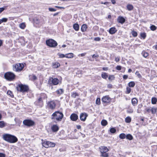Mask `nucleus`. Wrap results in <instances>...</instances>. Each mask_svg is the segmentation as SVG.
<instances>
[{
    "mask_svg": "<svg viewBox=\"0 0 157 157\" xmlns=\"http://www.w3.org/2000/svg\"><path fill=\"white\" fill-rule=\"evenodd\" d=\"M3 139L10 143H13L17 142V138L14 136L8 134H3L2 136Z\"/></svg>",
    "mask_w": 157,
    "mask_h": 157,
    "instance_id": "nucleus-1",
    "label": "nucleus"
},
{
    "mask_svg": "<svg viewBox=\"0 0 157 157\" xmlns=\"http://www.w3.org/2000/svg\"><path fill=\"white\" fill-rule=\"evenodd\" d=\"M63 117V115L62 112L56 111L52 115V119L56 120L57 121H61Z\"/></svg>",
    "mask_w": 157,
    "mask_h": 157,
    "instance_id": "nucleus-2",
    "label": "nucleus"
},
{
    "mask_svg": "<svg viewBox=\"0 0 157 157\" xmlns=\"http://www.w3.org/2000/svg\"><path fill=\"white\" fill-rule=\"evenodd\" d=\"M33 23L36 27H39L44 24L45 21L41 17H35L33 19Z\"/></svg>",
    "mask_w": 157,
    "mask_h": 157,
    "instance_id": "nucleus-3",
    "label": "nucleus"
},
{
    "mask_svg": "<svg viewBox=\"0 0 157 157\" xmlns=\"http://www.w3.org/2000/svg\"><path fill=\"white\" fill-rule=\"evenodd\" d=\"M17 88V91L22 92H26L29 89L28 86L22 84H18Z\"/></svg>",
    "mask_w": 157,
    "mask_h": 157,
    "instance_id": "nucleus-4",
    "label": "nucleus"
},
{
    "mask_svg": "<svg viewBox=\"0 0 157 157\" xmlns=\"http://www.w3.org/2000/svg\"><path fill=\"white\" fill-rule=\"evenodd\" d=\"M5 78L9 81L13 80L15 77V74L11 72H9L6 73L4 75Z\"/></svg>",
    "mask_w": 157,
    "mask_h": 157,
    "instance_id": "nucleus-5",
    "label": "nucleus"
},
{
    "mask_svg": "<svg viewBox=\"0 0 157 157\" xmlns=\"http://www.w3.org/2000/svg\"><path fill=\"white\" fill-rule=\"evenodd\" d=\"M24 67L22 63H18L13 65V70L16 72L21 71Z\"/></svg>",
    "mask_w": 157,
    "mask_h": 157,
    "instance_id": "nucleus-6",
    "label": "nucleus"
},
{
    "mask_svg": "<svg viewBox=\"0 0 157 157\" xmlns=\"http://www.w3.org/2000/svg\"><path fill=\"white\" fill-rule=\"evenodd\" d=\"M47 45L52 48H55L58 45L57 42L54 40L52 39H50L46 41Z\"/></svg>",
    "mask_w": 157,
    "mask_h": 157,
    "instance_id": "nucleus-7",
    "label": "nucleus"
},
{
    "mask_svg": "<svg viewBox=\"0 0 157 157\" xmlns=\"http://www.w3.org/2000/svg\"><path fill=\"white\" fill-rule=\"evenodd\" d=\"M55 144L54 143H52L49 141H46L43 143V146L45 148H48L49 147H53L55 146Z\"/></svg>",
    "mask_w": 157,
    "mask_h": 157,
    "instance_id": "nucleus-8",
    "label": "nucleus"
},
{
    "mask_svg": "<svg viewBox=\"0 0 157 157\" xmlns=\"http://www.w3.org/2000/svg\"><path fill=\"white\" fill-rule=\"evenodd\" d=\"M59 82V80L57 78H53L51 77L49 78V82H50V84L52 83L53 85H58Z\"/></svg>",
    "mask_w": 157,
    "mask_h": 157,
    "instance_id": "nucleus-9",
    "label": "nucleus"
},
{
    "mask_svg": "<svg viewBox=\"0 0 157 157\" xmlns=\"http://www.w3.org/2000/svg\"><path fill=\"white\" fill-rule=\"evenodd\" d=\"M34 104L39 107H42L44 105L43 101L39 98L34 102Z\"/></svg>",
    "mask_w": 157,
    "mask_h": 157,
    "instance_id": "nucleus-10",
    "label": "nucleus"
},
{
    "mask_svg": "<svg viewBox=\"0 0 157 157\" xmlns=\"http://www.w3.org/2000/svg\"><path fill=\"white\" fill-rule=\"evenodd\" d=\"M111 98L108 95L104 96L101 99L102 101L106 103H108L111 101Z\"/></svg>",
    "mask_w": 157,
    "mask_h": 157,
    "instance_id": "nucleus-11",
    "label": "nucleus"
},
{
    "mask_svg": "<svg viewBox=\"0 0 157 157\" xmlns=\"http://www.w3.org/2000/svg\"><path fill=\"white\" fill-rule=\"evenodd\" d=\"M87 114L86 113H82L80 114V119L81 121H85L87 117Z\"/></svg>",
    "mask_w": 157,
    "mask_h": 157,
    "instance_id": "nucleus-12",
    "label": "nucleus"
},
{
    "mask_svg": "<svg viewBox=\"0 0 157 157\" xmlns=\"http://www.w3.org/2000/svg\"><path fill=\"white\" fill-rule=\"evenodd\" d=\"M48 105L49 108L51 109L55 108L56 105L54 101H51L48 102Z\"/></svg>",
    "mask_w": 157,
    "mask_h": 157,
    "instance_id": "nucleus-13",
    "label": "nucleus"
},
{
    "mask_svg": "<svg viewBox=\"0 0 157 157\" xmlns=\"http://www.w3.org/2000/svg\"><path fill=\"white\" fill-rule=\"evenodd\" d=\"M100 148L101 153L107 152L109 151L106 147L101 146Z\"/></svg>",
    "mask_w": 157,
    "mask_h": 157,
    "instance_id": "nucleus-14",
    "label": "nucleus"
},
{
    "mask_svg": "<svg viewBox=\"0 0 157 157\" xmlns=\"http://www.w3.org/2000/svg\"><path fill=\"white\" fill-rule=\"evenodd\" d=\"M70 119L72 121H75L78 119V116L75 113H73L70 116Z\"/></svg>",
    "mask_w": 157,
    "mask_h": 157,
    "instance_id": "nucleus-15",
    "label": "nucleus"
},
{
    "mask_svg": "<svg viewBox=\"0 0 157 157\" xmlns=\"http://www.w3.org/2000/svg\"><path fill=\"white\" fill-rule=\"evenodd\" d=\"M52 131L53 132H57L59 129V127L56 124L53 125L51 128Z\"/></svg>",
    "mask_w": 157,
    "mask_h": 157,
    "instance_id": "nucleus-16",
    "label": "nucleus"
},
{
    "mask_svg": "<svg viewBox=\"0 0 157 157\" xmlns=\"http://www.w3.org/2000/svg\"><path fill=\"white\" fill-rule=\"evenodd\" d=\"M117 21L121 24L124 23L125 21V19L124 18L121 16H119L117 19Z\"/></svg>",
    "mask_w": 157,
    "mask_h": 157,
    "instance_id": "nucleus-17",
    "label": "nucleus"
},
{
    "mask_svg": "<svg viewBox=\"0 0 157 157\" xmlns=\"http://www.w3.org/2000/svg\"><path fill=\"white\" fill-rule=\"evenodd\" d=\"M117 31V30L115 27H112L109 30V32L111 34H114Z\"/></svg>",
    "mask_w": 157,
    "mask_h": 157,
    "instance_id": "nucleus-18",
    "label": "nucleus"
},
{
    "mask_svg": "<svg viewBox=\"0 0 157 157\" xmlns=\"http://www.w3.org/2000/svg\"><path fill=\"white\" fill-rule=\"evenodd\" d=\"M38 98L40 99L43 101V100L47 99V98L46 95L44 93L41 94Z\"/></svg>",
    "mask_w": 157,
    "mask_h": 157,
    "instance_id": "nucleus-19",
    "label": "nucleus"
},
{
    "mask_svg": "<svg viewBox=\"0 0 157 157\" xmlns=\"http://www.w3.org/2000/svg\"><path fill=\"white\" fill-rule=\"evenodd\" d=\"M60 66V64L58 62L53 63L52 64V67L53 68H56L59 67Z\"/></svg>",
    "mask_w": 157,
    "mask_h": 157,
    "instance_id": "nucleus-20",
    "label": "nucleus"
},
{
    "mask_svg": "<svg viewBox=\"0 0 157 157\" xmlns=\"http://www.w3.org/2000/svg\"><path fill=\"white\" fill-rule=\"evenodd\" d=\"M137 103L138 100L136 98H133L132 99V103L133 106H135L137 104Z\"/></svg>",
    "mask_w": 157,
    "mask_h": 157,
    "instance_id": "nucleus-21",
    "label": "nucleus"
},
{
    "mask_svg": "<svg viewBox=\"0 0 157 157\" xmlns=\"http://www.w3.org/2000/svg\"><path fill=\"white\" fill-rule=\"evenodd\" d=\"M23 123L24 125L28 127L29 126V120H25L23 121Z\"/></svg>",
    "mask_w": 157,
    "mask_h": 157,
    "instance_id": "nucleus-22",
    "label": "nucleus"
},
{
    "mask_svg": "<svg viewBox=\"0 0 157 157\" xmlns=\"http://www.w3.org/2000/svg\"><path fill=\"white\" fill-rule=\"evenodd\" d=\"M64 92V90L63 89H60L57 90L56 92L58 95H60L63 94Z\"/></svg>",
    "mask_w": 157,
    "mask_h": 157,
    "instance_id": "nucleus-23",
    "label": "nucleus"
},
{
    "mask_svg": "<svg viewBox=\"0 0 157 157\" xmlns=\"http://www.w3.org/2000/svg\"><path fill=\"white\" fill-rule=\"evenodd\" d=\"M73 28L75 31H78L79 29V25L78 24H74L73 25Z\"/></svg>",
    "mask_w": 157,
    "mask_h": 157,
    "instance_id": "nucleus-24",
    "label": "nucleus"
},
{
    "mask_svg": "<svg viewBox=\"0 0 157 157\" xmlns=\"http://www.w3.org/2000/svg\"><path fill=\"white\" fill-rule=\"evenodd\" d=\"M87 28V25L86 24H83L82 26L81 30L82 32H84L86 31Z\"/></svg>",
    "mask_w": 157,
    "mask_h": 157,
    "instance_id": "nucleus-25",
    "label": "nucleus"
},
{
    "mask_svg": "<svg viewBox=\"0 0 157 157\" xmlns=\"http://www.w3.org/2000/svg\"><path fill=\"white\" fill-rule=\"evenodd\" d=\"M74 54L72 53L66 54V57L68 58H72L73 57Z\"/></svg>",
    "mask_w": 157,
    "mask_h": 157,
    "instance_id": "nucleus-26",
    "label": "nucleus"
},
{
    "mask_svg": "<svg viewBox=\"0 0 157 157\" xmlns=\"http://www.w3.org/2000/svg\"><path fill=\"white\" fill-rule=\"evenodd\" d=\"M6 126V123L4 121H0V128H3Z\"/></svg>",
    "mask_w": 157,
    "mask_h": 157,
    "instance_id": "nucleus-27",
    "label": "nucleus"
},
{
    "mask_svg": "<svg viewBox=\"0 0 157 157\" xmlns=\"http://www.w3.org/2000/svg\"><path fill=\"white\" fill-rule=\"evenodd\" d=\"M135 85V83L134 81H131L128 84L129 86L130 87H134Z\"/></svg>",
    "mask_w": 157,
    "mask_h": 157,
    "instance_id": "nucleus-28",
    "label": "nucleus"
},
{
    "mask_svg": "<svg viewBox=\"0 0 157 157\" xmlns=\"http://www.w3.org/2000/svg\"><path fill=\"white\" fill-rule=\"evenodd\" d=\"M157 101V99L155 97H153L151 98V102L153 104H155Z\"/></svg>",
    "mask_w": 157,
    "mask_h": 157,
    "instance_id": "nucleus-29",
    "label": "nucleus"
},
{
    "mask_svg": "<svg viewBox=\"0 0 157 157\" xmlns=\"http://www.w3.org/2000/svg\"><path fill=\"white\" fill-rule=\"evenodd\" d=\"M101 76L102 78L104 79H106L108 77L107 74L105 72L102 73Z\"/></svg>",
    "mask_w": 157,
    "mask_h": 157,
    "instance_id": "nucleus-30",
    "label": "nucleus"
},
{
    "mask_svg": "<svg viewBox=\"0 0 157 157\" xmlns=\"http://www.w3.org/2000/svg\"><path fill=\"white\" fill-rule=\"evenodd\" d=\"M157 110V108L153 107L151 109V113L153 114L155 113L156 112Z\"/></svg>",
    "mask_w": 157,
    "mask_h": 157,
    "instance_id": "nucleus-31",
    "label": "nucleus"
},
{
    "mask_svg": "<svg viewBox=\"0 0 157 157\" xmlns=\"http://www.w3.org/2000/svg\"><path fill=\"white\" fill-rule=\"evenodd\" d=\"M126 137L127 139H128L129 140H131L133 139V137L130 134H128L126 136Z\"/></svg>",
    "mask_w": 157,
    "mask_h": 157,
    "instance_id": "nucleus-32",
    "label": "nucleus"
},
{
    "mask_svg": "<svg viewBox=\"0 0 157 157\" xmlns=\"http://www.w3.org/2000/svg\"><path fill=\"white\" fill-rule=\"evenodd\" d=\"M127 8L128 10L130 11L133 9V7L132 5L128 4L127 5Z\"/></svg>",
    "mask_w": 157,
    "mask_h": 157,
    "instance_id": "nucleus-33",
    "label": "nucleus"
},
{
    "mask_svg": "<svg viewBox=\"0 0 157 157\" xmlns=\"http://www.w3.org/2000/svg\"><path fill=\"white\" fill-rule=\"evenodd\" d=\"M101 123L102 126H105L107 124V122L106 120H103L101 121Z\"/></svg>",
    "mask_w": 157,
    "mask_h": 157,
    "instance_id": "nucleus-34",
    "label": "nucleus"
},
{
    "mask_svg": "<svg viewBox=\"0 0 157 157\" xmlns=\"http://www.w3.org/2000/svg\"><path fill=\"white\" fill-rule=\"evenodd\" d=\"M78 94L76 92H73L71 93V97L73 98H75L77 96H78Z\"/></svg>",
    "mask_w": 157,
    "mask_h": 157,
    "instance_id": "nucleus-35",
    "label": "nucleus"
},
{
    "mask_svg": "<svg viewBox=\"0 0 157 157\" xmlns=\"http://www.w3.org/2000/svg\"><path fill=\"white\" fill-rule=\"evenodd\" d=\"M119 137L121 139H124L126 137V135L124 133H121L119 135Z\"/></svg>",
    "mask_w": 157,
    "mask_h": 157,
    "instance_id": "nucleus-36",
    "label": "nucleus"
},
{
    "mask_svg": "<svg viewBox=\"0 0 157 157\" xmlns=\"http://www.w3.org/2000/svg\"><path fill=\"white\" fill-rule=\"evenodd\" d=\"M131 118H130V117H127L125 118V121L126 123H130L131 122Z\"/></svg>",
    "mask_w": 157,
    "mask_h": 157,
    "instance_id": "nucleus-37",
    "label": "nucleus"
},
{
    "mask_svg": "<svg viewBox=\"0 0 157 157\" xmlns=\"http://www.w3.org/2000/svg\"><path fill=\"white\" fill-rule=\"evenodd\" d=\"M101 156L102 157H108L109 154L107 152L103 153L101 154Z\"/></svg>",
    "mask_w": 157,
    "mask_h": 157,
    "instance_id": "nucleus-38",
    "label": "nucleus"
},
{
    "mask_svg": "<svg viewBox=\"0 0 157 157\" xmlns=\"http://www.w3.org/2000/svg\"><path fill=\"white\" fill-rule=\"evenodd\" d=\"M19 27L21 29H24L25 27V25L24 23H22L19 24Z\"/></svg>",
    "mask_w": 157,
    "mask_h": 157,
    "instance_id": "nucleus-39",
    "label": "nucleus"
},
{
    "mask_svg": "<svg viewBox=\"0 0 157 157\" xmlns=\"http://www.w3.org/2000/svg\"><path fill=\"white\" fill-rule=\"evenodd\" d=\"M150 28L151 30L152 31H155L157 29V27H156L155 25H151L150 27Z\"/></svg>",
    "mask_w": 157,
    "mask_h": 157,
    "instance_id": "nucleus-40",
    "label": "nucleus"
},
{
    "mask_svg": "<svg viewBox=\"0 0 157 157\" xmlns=\"http://www.w3.org/2000/svg\"><path fill=\"white\" fill-rule=\"evenodd\" d=\"M142 54L143 56L145 58L147 57L148 55V53L145 51H143L142 52Z\"/></svg>",
    "mask_w": 157,
    "mask_h": 157,
    "instance_id": "nucleus-41",
    "label": "nucleus"
},
{
    "mask_svg": "<svg viewBox=\"0 0 157 157\" xmlns=\"http://www.w3.org/2000/svg\"><path fill=\"white\" fill-rule=\"evenodd\" d=\"M140 36L144 39H145L146 36V33H140Z\"/></svg>",
    "mask_w": 157,
    "mask_h": 157,
    "instance_id": "nucleus-42",
    "label": "nucleus"
},
{
    "mask_svg": "<svg viewBox=\"0 0 157 157\" xmlns=\"http://www.w3.org/2000/svg\"><path fill=\"white\" fill-rule=\"evenodd\" d=\"M57 55L59 56V57L60 58H63L64 57H66V55H64L63 54L59 53H58L57 54Z\"/></svg>",
    "mask_w": 157,
    "mask_h": 157,
    "instance_id": "nucleus-43",
    "label": "nucleus"
},
{
    "mask_svg": "<svg viewBox=\"0 0 157 157\" xmlns=\"http://www.w3.org/2000/svg\"><path fill=\"white\" fill-rule=\"evenodd\" d=\"M132 35L134 36V37H136L137 35V33L134 31H133L132 32Z\"/></svg>",
    "mask_w": 157,
    "mask_h": 157,
    "instance_id": "nucleus-44",
    "label": "nucleus"
},
{
    "mask_svg": "<svg viewBox=\"0 0 157 157\" xmlns=\"http://www.w3.org/2000/svg\"><path fill=\"white\" fill-rule=\"evenodd\" d=\"M100 99L99 98H97L96 101V103L97 105H99L100 104Z\"/></svg>",
    "mask_w": 157,
    "mask_h": 157,
    "instance_id": "nucleus-45",
    "label": "nucleus"
},
{
    "mask_svg": "<svg viewBox=\"0 0 157 157\" xmlns=\"http://www.w3.org/2000/svg\"><path fill=\"white\" fill-rule=\"evenodd\" d=\"M116 129L113 128H111L110 129V131L111 133H114L116 132Z\"/></svg>",
    "mask_w": 157,
    "mask_h": 157,
    "instance_id": "nucleus-46",
    "label": "nucleus"
},
{
    "mask_svg": "<svg viewBox=\"0 0 157 157\" xmlns=\"http://www.w3.org/2000/svg\"><path fill=\"white\" fill-rule=\"evenodd\" d=\"M131 91V89L129 87H127L126 88V93L127 94H129Z\"/></svg>",
    "mask_w": 157,
    "mask_h": 157,
    "instance_id": "nucleus-47",
    "label": "nucleus"
},
{
    "mask_svg": "<svg viewBox=\"0 0 157 157\" xmlns=\"http://www.w3.org/2000/svg\"><path fill=\"white\" fill-rule=\"evenodd\" d=\"M1 21V23H2L3 22H6L8 20V19L6 18H3L2 19H0Z\"/></svg>",
    "mask_w": 157,
    "mask_h": 157,
    "instance_id": "nucleus-48",
    "label": "nucleus"
},
{
    "mask_svg": "<svg viewBox=\"0 0 157 157\" xmlns=\"http://www.w3.org/2000/svg\"><path fill=\"white\" fill-rule=\"evenodd\" d=\"M8 95H9L10 97H13V95L12 92L10 90H8L7 92Z\"/></svg>",
    "mask_w": 157,
    "mask_h": 157,
    "instance_id": "nucleus-49",
    "label": "nucleus"
},
{
    "mask_svg": "<svg viewBox=\"0 0 157 157\" xmlns=\"http://www.w3.org/2000/svg\"><path fill=\"white\" fill-rule=\"evenodd\" d=\"M135 74L137 75L139 78H141L142 76L139 73V72L138 71H136Z\"/></svg>",
    "mask_w": 157,
    "mask_h": 157,
    "instance_id": "nucleus-50",
    "label": "nucleus"
},
{
    "mask_svg": "<svg viewBox=\"0 0 157 157\" xmlns=\"http://www.w3.org/2000/svg\"><path fill=\"white\" fill-rule=\"evenodd\" d=\"M115 77L113 75H109V79L110 80H112L114 79Z\"/></svg>",
    "mask_w": 157,
    "mask_h": 157,
    "instance_id": "nucleus-51",
    "label": "nucleus"
},
{
    "mask_svg": "<svg viewBox=\"0 0 157 157\" xmlns=\"http://www.w3.org/2000/svg\"><path fill=\"white\" fill-rule=\"evenodd\" d=\"M37 79V77L35 75H33L32 76L31 80L34 81Z\"/></svg>",
    "mask_w": 157,
    "mask_h": 157,
    "instance_id": "nucleus-52",
    "label": "nucleus"
},
{
    "mask_svg": "<svg viewBox=\"0 0 157 157\" xmlns=\"http://www.w3.org/2000/svg\"><path fill=\"white\" fill-rule=\"evenodd\" d=\"M49 10L51 12H54L56 11V10L53 8H49Z\"/></svg>",
    "mask_w": 157,
    "mask_h": 157,
    "instance_id": "nucleus-53",
    "label": "nucleus"
},
{
    "mask_svg": "<svg viewBox=\"0 0 157 157\" xmlns=\"http://www.w3.org/2000/svg\"><path fill=\"white\" fill-rule=\"evenodd\" d=\"M100 40L101 38L99 37H96L94 38V40L96 41H99Z\"/></svg>",
    "mask_w": 157,
    "mask_h": 157,
    "instance_id": "nucleus-54",
    "label": "nucleus"
},
{
    "mask_svg": "<svg viewBox=\"0 0 157 157\" xmlns=\"http://www.w3.org/2000/svg\"><path fill=\"white\" fill-rule=\"evenodd\" d=\"M34 124L35 123L33 121L30 120V126L34 125Z\"/></svg>",
    "mask_w": 157,
    "mask_h": 157,
    "instance_id": "nucleus-55",
    "label": "nucleus"
},
{
    "mask_svg": "<svg viewBox=\"0 0 157 157\" xmlns=\"http://www.w3.org/2000/svg\"><path fill=\"white\" fill-rule=\"evenodd\" d=\"M116 69L118 70H120L121 69V67L120 66H117L116 67Z\"/></svg>",
    "mask_w": 157,
    "mask_h": 157,
    "instance_id": "nucleus-56",
    "label": "nucleus"
},
{
    "mask_svg": "<svg viewBox=\"0 0 157 157\" xmlns=\"http://www.w3.org/2000/svg\"><path fill=\"white\" fill-rule=\"evenodd\" d=\"M127 112L130 113H132L133 112V110L132 109H129L127 110Z\"/></svg>",
    "mask_w": 157,
    "mask_h": 157,
    "instance_id": "nucleus-57",
    "label": "nucleus"
},
{
    "mask_svg": "<svg viewBox=\"0 0 157 157\" xmlns=\"http://www.w3.org/2000/svg\"><path fill=\"white\" fill-rule=\"evenodd\" d=\"M115 61L116 62H118L120 61V58L119 57H117L115 58Z\"/></svg>",
    "mask_w": 157,
    "mask_h": 157,
    "instance_id": "nucleus-58",
    "label": "nucleus"
},
{
    "mask_svg": "<svg viewBox=\"0 0 157 157\" xmlns=\"http://www.w3.org/2000/svg\"><path fill=\"white\" fill-rule=\"evenodd\" d=\"M5 10V8L4 7L0 8V13L3 11Z\"/></svg>",
    "mask_w": 157,
    "mask_h": 157,
    "instance_id": "nucleus-59",
    "label": "nucleus"
},
{
    "mask_svg": "<svg viewBox=\"0 0 157 157\" xmlns=\"http://www.w3.org/2000/svg\"><path fill=\"white\" fill-rule=\"evenodd\" d=\"M145 110H146V112L148 113H149L150 112V111H151V109H150L149 108H146L145 109Z\"/></svg>",
    "mask_w": 157,
    "mask_h": 157,
    "instance_id": "nucleus-60",
    "label": "nucleus"
},
{
    "mask_svg": "<svg viewBox=\"0 0 157 157\" xmlns=\"http://www.w3.org/2000/svg\"><path fill=\"white\" fill-rule=\"evenodd\" d=\"M0 157H5V155L4 154L0 153Z\"/></svg>",
    "mask_w": 157,
    "mask_h": 157,
    "instance_id": "nucleus-61",
    "label": "nucleus"
},
{
    "mask_svg": "<svg viewBox=\"0 0 157 157\" xmlns=\"http://www.w3.org/2000/svg\"><path fill=\"white\" fill-rule=\"evenodd\" d=\"M128 78V76L126 75H124L123 76V78L124 79H127Z\"/></svg>",
    "mask_w": 157,
    "mask_h": 157,
    "instance_id": "nucleus-62",
    "label": "nucleus"
},
{
    "mask_svg": "<svg viewBox=\"0 0 157 157\" xmlns=\"http://www.w3.org/2000/svg\"><path fill=\"white\" fill-rule=\"evenodd\" d=\"M98 55H96L95 54H94L92 55V57L93 58H96L97 57H98Z\"/></svg>",
    "mask_w": 157,
    "mask_h": 157,
    "instance_id": "nucleus-63",
    "label": "nucleus"
},
{
    "mask_svg": "<svg viewBox=\"0 0 157 157\" xmlns=\"http://www.w3.org/2000/svg\"><path fill=\"white\" fill-rule=\"evenodd\" d=\"M107 87L108 88H112V85L110 84H108L107 86Z\"/></svg>",
    "mask_w": 157,
    "mask_h": 157,
    "instance_id": "nucleus-64",
    "label": "nucleus"
}]
</instances>
